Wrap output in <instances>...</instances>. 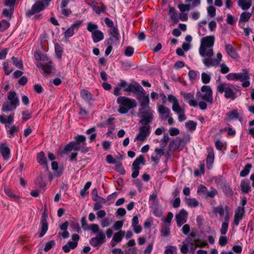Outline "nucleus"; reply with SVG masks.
Returning a JSON list of instances; mask_svg holds the SVG:
<instances>
[{
  "label": "nucleus",
  "instance_id": "obj_1",
  "mask_svg": "<svg viewBox=\"0 0 254 254\" xmlns=\"http://www.w3.org/2000/svg\"><path fill=\"white\" fill-rule=\"evenodd\" d=\"M214 43V37L209 36L201 39L200 46L199 49L200 55L202 57H211L214 53L212 47Z\"/></svg>",
  "mask_w": 254,
  "mask_h": 254
},
{
  "label": "nucleus",
  "instance_id": "obj_2",
  "mask_svg": "<svg viewBox=\"0 0 254 254\" xmlns=\"http://www.w3.org/2000/svg\"><path fill=\"white\" fill-rule=\"evenodd\" d=\"M117 102L120 104L119 111H127L135 107L137 103L134 100L129 99L126 97H119L117 99Z\"/></svg>",
  "mask_w": 254,
  "mask_h": 254
},
{
  "label": "nucleus",
  "instance_id": "obj_3",
  "mask_svg": "<svg viewBox=\"0 0 254 254\" xmlns=\"http://www.w3.org/2000/svg\"><path fill=\"white\" fill-rule=\"evenodd\" d=\"M197 100H206L211 103L213 101L212 90L209 86L204 85L201 88V92H198L196 94Z\"/></svg>",
  "mask_w": 254,
  "mask_h": 254
},
{
  "label": "nucleus",
  "instance_id": "obj_4",
  "mask_svg": "<svg viewBox=\"0 0 254 254\" xmlns=\"http://www.w3.org/2000/svg\"><path fill=\"white\" fill-rule=\"evenodd\" d=\"M145 162V158L143 156L141 155H139L135 159L132 165V173L131 176L132 178H135L138 176L139 170L141 168L140 166V165H144Z\"/></svg>",
  "mask_w": 254,
  "mask_h": 254
},
{
  "label": "nucleus",
  "instance_id": "obj_5",
  "mask_svg": "<svg viewBox=\"0 0 254 254\" xmlns=\"http://www.w3.org/2000/svg\"><path fill=\"white\" fill-rule=\"evenodd\" d=\"M106 236L102 231H100L95 237L92 238L90 241V244L94 247L99 248L103 243H105Z\"/></svg>",
  "mask_w": 254,
  "mask_h": 254
},
{
  "label": "nucleus",
  "instance_id": "obj_6",
  "mask_svg": "<svg viewBox=\"0 0 254 254\" xmlns=\"http://www.w3.org/2000/svg\"><path fill=\"white\" fill-rule=\"evenodd\" d=\"M150 126H142L139 128V132L134 139V141H144L150 133Z\"/></svg>",
  "mask_w": 254,
  "mask_h": 254
},
{
  "label": "nucleus",
  "instance_id": "obj_7",
  "mask_svg": "<svg viewBox=\"0 0 254 254\" xmlns=\"http://www.w3.org/2000/svg\"><path fill=\"white\" fill-rule=\"evenodd\" d=\"M46 6H47L42 1H37L33 5L31 9L27 12L26 15L27 16H30L35 13L39 12L43 10Z\"/></svg>",
  "mask_w": 254,
  "mask_h": 254
},
{
  "label": "nucleus",
  "instance_id": "obj_8",
  "mask_svg": "<svg viewBox=\"0 0 254 254\" xmlns=\"http://www.w3.org/2000/svg\"><path fill=\"white\" fill-rule=\"evenodd\" d=\"M188 215V212L184 209L181 210L180 212L176 215L175 218L177 225L179 227H181L183 224L186 222Z\"/></svg>",
  "mask_w": 254,
  "mask_h": 254
},
{
  "label": "nucleus",
  "instance_id": "obj_9",
  "mask_svg": "<svg viewBox=\"0 0 254 254\" xmlns=\"http://www.w3.org/2000/svg\"><path fill=\"white\" fill-rule=\"evenodd\" d=\"M126 92H132L138 96L139 94L144 91L143 88L136 83H133L128 85L125 89Z\"/></svg>",
  "mask_w": 254,
  "mask_h": 254
},
{
  "label": "nucleus",
  "instance_id": "obj_10",
  "mask_svg": "<svg viewBox=\"0 0 254 254\" xmlns=\"http://www.w3.org/2000/svg\"><path fill=\"white\" fill-rule=\"evenodd\" d=\"M138 116L141 118L139 122L143 126H148L147 125L149 124L153 119L152 115L150 112H140Z\"/></svg>",
  "mask_w": 254,
  "mask_h": 254
},
{
  "label": "nucleus",
  "instance_id": "obj_11",
  "mask_svg": "<svg viewBox=\"0 0 254 254\" xmlns=\"http://www.w3.org/2000/svg\"><path fill=\"white\" fill-rule=\"evenodd\" d=\"M245 213V208L244 207H238L235 211L234 219V224L237 226L240 220L243 218Z\"/></svg>",
  "mask_w": 254,
  "mask_h": 254
},
{
  "label": "nucleus",
  "instance_id": "obj_12",
  "mask_svg": "<svg viewBox=\"0 0 254 254\" xmlns=\"http://www.w3.org/2000/svg\"><path fill=\"white\" fill-rule=\"evenodd\" d=\"M164 154V151L163 149L156 148L154 152L151 155V159L155 164H157L162 155Z\"/></svg>",
  "mask_w": 254,
  "mask_h": 254
},
{
  "label": "nucleus",
  "instance_id": "obj_13",
  "mask_svg": "<svg viewBox=\"0 0 254 254\" xmlns=\"http://www.w3.org/2000/svg\"><path fill=\"white\" fill-rule=\"evenodd\" d=\"M231 216L230 213L226 212L224 217V221L222 223L220 230V232L222 235H225L228 231L229 224V219Z\"/></svg>",
  "mask_w": 254,
  "mask_h": 254
},
{
  "label": "nucleus",
  "instance_id": "obj_14",
  "mask_svg": "<svg viewBox=\"0 0 254 254\" xmlns=\"http://www.w3.org/2000/svg\"><path fill=\"white\" fill-rule=\"evenodd\" d=\"M137 99L140 101L142 109H145L148 106L149 101V97L148 96L145 95L144 91L139 94L137 96Z\"/></svg>",
  "mask_w": 254,
  "mask_h": 254
},
{
  "label": "nucleus",
  "instance_id": "obj_15",
  "mask_svg": "<svg viewBox=\"0 0 254 254\" xmlns=\"http://www.w3.org/2000/svg\"><path fill=\"white\" fill-rule=\"evenodd\" d=\"M0 152L4 160H7L10 156V150L6 144L2 143L0 145Z\"/></svg>",
  "mask_w": 254,
  "mask_h": 254
},
{
  "label": "nucleus",
  "instance_id": "obj_16",
  "mask_svg": "<svg viewBox=\"0 0 254 254\" xmlns=\"http://www.w3.org/2000/svg\"><path fill=\"white\" fill-rule=\"evenodd\" d=\"M109 34L114 41V44H117L120 41V34L117 27L115 26L111 28L109 30Z\"/></svg>",
  "mask_w": 254,
  "mask_h": 254
},
{
  "label": "nucleus",
  "instance_id": "obj_17",
  "mask_svg": "<svg viewBox=\"0 0 254 254\" xmlns=\"http://www.w3.org/2000/svg\"><path fill=\"white\" fill-rule=\"evenodd\" d=\"M5 129L6 130V132L8 134V136L9 138L14 137L15 135L17 133L19 130V127L16 125H13L11 126H9L6 125Z\"/></svg>",
  "mask_w": 254,
  "mask_h": 254
},
{
  "label": "nucleus",
  "instance_id": "obj_18",
  "mask_svg": "<svg viewBox=\"0 0 254 254\" xmlns=\"http://www.w3.org/2000/svg\"><path fill=\"white\" fill-rule=\"evenodd\" d=\"M240 189L244 193H248L251 191L252 190L249 180L247 179L242 180L240 184Z\"/></svg>",
  "mask_w": 254,
  "mask_h": 254
},
{
  "label": "nucleus",
  "instance_id": "obj_19",
  "mask_svg": "<svg viewBox=\"0 0 254 254\" xmlns=\"http://www.w3.org/2000/svg\"><path fill=\"white\" fill-rule=\"evenodd\" d=\"M208 156L206 159V163L207 168L210 169L211 168L212 165L214 162V154L213 150L212 148H208Z\"/></svg>",
  "mask_w": 254,
  "mask_h": 254
},
{
  "label": "nucleus",
  "instance_id": "obj_20",
  "mask_svg": "<svg viewBox=\"0 0 254 254\" xmlns=\"http://www.w3.org/2000/svg\"><path fill=\"white\" fill-rule=\"evenodd\" d=\"M7 99L12 106H17L19 104V100L15 91H9L8 93Z\"/></svg>",
  "mask_w": 254,
  "mask_h": 254
},
{
  "label": "nucleus",
  "instance_id": "obj_21",
  "mask_svg": "<svg viewBox=\"0 0 254 254\" xmlns=\"http://www.w3.org/2000/svg\"><path fill=\"white\" fill-rule=\"evenodd\" d=\"M14 121V114H11L8 117H6L5 115L0 116V122L1 124H4L5 127L6 125L9 126V125L12 124Z\"/></svg>",
  "mask_w": 254,
  "mask_h": 254
},
{
  "label": "nucleus",
  "instance_id": "obj_22",
  "mask_svg": "<svg viewBox=\"0 0 254 254\" xmlns=\"http://www.w3.org/2000/svg\"><path fill=\"white\" fill-rule=\"evenodd\" d=\"M214 212L216 214H218L221 217H225L226 212L230 213L228 210L227 207H223L222 205H219L215 207L213 209Z\"/></svg>",
  "mask_w": 254,
  "mask_h": 254
},
{
  "label": "nucleus",
  "instance_id": "obj_23",
  "mask_svg": "<svg viewBox=\"0 0 254 254\" xmlns=\"http://www.w3.org/2000/svg\"><path fill=\"white\" fill-rule=\"evenodd\" d=\"M182 94L184 98L188 101L190 106L195 107L197 105V102L194 100L193 94L190 93H184Z\"/></svg>",
  "mask_w": 254,
  "mask_h": 254
},
{
  "label": "nucleus",
  "instance_id": "obj_24",
  "mask_svg": "<svg viewBox=\"0 0 254 254\" xmlns=\"http://www.w3.org/2000/svg\"><path fill=\"white\" fill-rule=\"evenodd\" d=\"M125 235V232L120 231L116 233L113 237L112 242H114L115 244L121 242Z\"/></svg>",
  "mask_w": 254,
  "mask_h": 254
},
{
  "label": "nucleus",
  "instance_id": "obj_25",
  "mask_svg": "<svg viewBox=\"0 0 254 254\" xmlns=\"http://www.w3.org/2000/svg\"><path fill=\"white\" fill-rule=\"evenodd\" d=\"M225 49L227 54L232 58L236 59L239 57L238 54L234 50L232 45L230 44L226 45Z\"/></svg>",
  "mask_w": 254,
  "mask_h": 254
},
{
  "label": "nucleus",
  "instance_id": "obj_26",
  "mask_svg": "<svg viewBox=\"0 0 254 254\" xmlns=\"http://www.w3.org/2000/svg\"><path fill=\"white\" fill-rule=\"evenodd\" d=\"M37 66L38 67H41L44 73L47 74H49L51 73L52 70L54 69L53 66L49 64H37Z\"/></svg>",
  "mask_w": 254,
  "mask_h": 254
},
{
  "label": "nucleus",
  "instance_id": "obj_27",
  "mask_svg": "<svg viewBox=\"0 0 254 254\" xmlns=\"http://www.w3.org/2000/svg\"><path fill=\"white\" fill-rule=\"evenodd\" d=\"M185 201L187 205L190 207H196L199 205L198 201L194 198L186 197Z\"/></svg>",
  "mask_w": 254,
  "mask_h": 254
},
{
  "label": "nucleus",
  "instance_id": "obj_28",
  "mask_svg": "<svg viewBox=\"0 0 254 254\" xmlns=\"http://www.w3.org/2000/svg\"><path fill=\"white\" fill-rule=\"evenodd\" d=\"M204 64L207 66H210L211 65H216L219 64V61L217 59H212L211 57H208L205 58L203 60Z\"/></svg>",
  "mask_w": 254,
  "mask_h": 254
},
{
  "label": "nucleus",
  "instance_id": "obj_29",
  "mask_svg": "<svg viewBox=\"0 0 254 254\" xmlns=\"http://www.w3.org/2000/svg\"><path fill=\"white\" fill-rule=\"evenodd\" d=\"M249 78L248 71L246 69H244L242 73H237V80L243 81L245 80H249Z\"/></svg>",
  "mask_w": 254,
  "mask_h": 254
},
{
  "label": "nucleus",
  "instance_id": "obj_30",
  "mask_svg": "<svg viewBox=\"0 0 254 254\" xmlns=\"http://www.w3.org/2000/svg\"><path fill=\"white\" fill-rule=\"evenodd\" d=\"M37 161L41 165L45 166L46 168H48V165L46 161V157L43 152H40L37 155Z\"/></svg>",
  "mask_w": 254,
  "mask_h": 254
},
{
  "label": "nucleus",
  "instance_id": "obj_31",
  "mask_svg": "<svg viewBox=\"0 0 254 254\" xmlns=\"http://www.w3.org/2000/svg\"><path fill=\"white\" fill-rule=\"evenodd\" d=\"M238 4L241 8L244 9H248L252 5V1L251 0H239Z\"/></svg>",
  "mask_w": 254,
  "mask_h": 254
},
{
  "label": "nucleus",
  "instance_id": "obj_32",
  "mask_svg": "<svg viewBox=\"0 0 254 254\" xmlns=\"http://www.w3.org/2000/svg\"><path fill=\"white\" fill-rule=\"evenodd\" d=\"M87 29L89 32L91 33L92 36L99 31V30H98V25L92 22H89L87 24Z\"/></svg>",
  "mask_w": 254,
  "mask_h": 254
},
{
  "label": "nucleus",
  "instance_id": "obj_33",
  "mask_svg": "<svg viewBox=\"0 0 254 254\" xmlns=\"http://www.w3.org/2000/svg\"><path fill=\"white\" fill-rule=\"evenodd\" d=\"M92 37L94 42L97 43L103 39L104 34L101 31L99 30L96 33H94L92 36Z\"/></svg>",
  "mask_w": 254,
  "mask_h": 254
},
{
  "label": "nucleus",
  "instance_id": "obj_34",
  "mask_svg": "<svg viewBox=\"0 0 254 254\" xmlns=\"http://www.w3.org/2000/svg\"><path fill=\"white\" fill-rule=\"evenodd\" d=\"M252 167V165L251 164H247L246 165L244 169L241 171L240 173V176L244 177L247 176L249 174Z\"/></svg>",
  "mask_w": 254,
  "mask_h": 254
},
{
  "label": "nucleus",
  "instance_id": "obj_35",
  "mask_svg": "<svg viewBox=\"0 0 254 254\" xmlns=\"http://www.w3.org/2000/svg\"><path fill=\"white\" fill-rule=\"evenodd\" d=\"M48 230V223L47 220L45 219L41 221V232L40 234V237H43L46 233Z\"/></svg>",
  "mask_w": 254,
  "mask_h": 254
},
{
  "label": "nucleus",
  "instance_id": "obj_36",
  "mask_svg": "<svg viewBox=\"0 0 254 254\" xmlns=\"http://www.w3.org/2000/svg\"><path fill=\"white\" fill-rule=\"evenodd\" d=\"M181 142V140H180L178 142L177 140H174L172 141L169 145V150L170 151H175L178 149Z\"/></svg>",
  "mask_w": 254,
  "mask_h": 254
},
{
  "label": "nucleus",
  "instance_id": "obj_37",
  "mask_svg": "<svg viewBox=\"0 0 254 254\" xmlns=\"http://www.w3.org/2000/svg\"><path fill=\"white\" fill-rule=\"evenodd\" d=\"M173 216V214L172 212H169L168 213L167 217L166 218H163L162 219V220L163 221L164 224H166L167 225L170 226Z\"/></svg>",
  "mask_w": 254,
  "mask_h": 254
},
{
  "label": "nucleus",
  "instance_id": "obj_38",
  "mask_svg": "<svg viewBox=\"0 0 254 254\" xmlns=\"http://www.w3.org/2000/svg\"><path fill=\"white\" fill-rule=\"evenodd\" d=\"M225 96L227 98H230L232 100L235 99V93L230 88H226L225 89Z\"/></svg>",
  "mask_w": 254,
  "mask_h": 254
},
{
  "label": "nucleus",
  "instance_id": "obj_39",
  "mask_svg": "<svg viewBox=\"0 0 254 254\" xmlns=\"http://www.w3.org/2000/svg\"><path fill=\"white\" fill-rule=\"evenodd\" d=\"M251 16V14L249 12H243L240 16V21L247 22L248 21Z\"/></svg>",
  "mask_w": 254,
  "mask_h": 254
},
{
  "label": "nucleus",
  "instance_id": "obj_40",
  "mask_svg": "<svg viewBox=\"0 0 254 254\" xmlns=\"http://www.w3.org/2000/svg\"><path fill=\"white\" fill-rule=\"evenodd\" d=\"M169 12L171 15V18L175 22H177L178 20V15L175 12V8L173 7L170 6Z\"/></svg>",
  "mask_w": 254,
  "mask_h": 254
},
{
  "label": "nucleus",
  "instance_id": "obj_41",
  "mask_svg": "<svg viewBox=\"0 0 254 254\" xmlns=\"http://www.w3.org/2000/svg\"><path fill=\"white\" fill-rule=\"evenodd\" d=\"M185 125L186 127L191 131L194 130L196 127V124L191 121H190L186 123Z\"/></svg>",
  "mask_w": 254,
  "mask_h": 254
},
{
  "label": "nucleus",
  "instance_id": "obj_42",
  "mask_svg": "<svg viewBox=\"0 0 254 254\" xmlns=\"http://www.w3.org/2000/svg\"><path fill=\"white\" fill-rule=\"evenodd\" d=\"M170 231V226L164 224V226L161 230L162 235L164 237H167L169 235Z\"/></svg>",
  "mask_w": 254,
  "mask_h": 254
},
{
  "label": "nucleus",
  "instance_id": "obj_43",
  "mask_svg": "<svg viewBox=\"0 0 254 254\" xmlns=\"http://www.w3.org/2000/svg\"><path fill=\"white\" fill-rule=\"evenodd\" d=\"M195 245L199 247H204L207 245L206 241L204 239H197L194 240Z\"/></svg>",
  "mask_w": 254,
  "mask_h": 254
},
{
  "label": "nucleus",
  "instance_id": "obj_44",
  "mask_svg": "<svg viewBox=\"0 0 254 254\" xmlns=\"http://www.w3.org/2000/svg\"><path fill=\"white\" fill-rule=\"evenodd\" d=\"M207 190V189L205 186H204L202 185H200L198 187L197 193L198 194H199V195H205V194L206 193Z\"/></svg>",
  "mask_w": 254,
  "mask_h": 254
},
{
  "label": "nucleus",
  "instance_id": "obj_45",
  "mask_svg": "<svg viewBox=\"0 0 254 254\" xmlns=\"http://www.w3.org/2000/svg\"><path fill=\"white\" fill-rule=\"evenodd\" d=\"M228 239L226 236L225 235H222L219 238L218 244L221 246H225L228 243Z\"/></svg>",
  "mask_w": 254,
  "mask_h": 254
},
{
  "label": "nucleus",
  "instance_id": "obj_46",
  "mask_svg": "<svg viewBox=\"0 0 254 254\" xmlns=\"http://www.w3.org/2000/svg\"><path fill=\"white\" fill-rule=\"evenodd\" d=\"M17 106H12L10 103H4L2 107L3 111H9L15 110Z\"/></svg>",
  "mask_w": 254,
  "mask_h": 254
},
{
  "label": "nucleus",
  "instance_id": "obj_47",
  "mask_svg": "<svg viewBox=\"0 0 254 254\" xmlns=\"http://www.w3.org/2000/svg\"><path fill=\"white\" fill-rule=\"evenodd\" d=\"M14 9L9 8V9H4L3 10L2 14L4 17L11 18L12 14L13 12Z\"/></svg>",
  "mask_w": 254,
  "mask_h": 254
},
{
  "label": "nucleus",
  "instance_id": "obj_48",
  "mask_svg": "<svg viewBox=\"0 0 254 254\" xmlns=\"http://www.w3.org/2000/svg\"><path fill=\"white\" fill-rule=\"evenodd\" d=\"M12 60L13 61V64L15 65V66L19 69H23V66L22 64V62L21 60H18L16 58L13 57L12 58Z\"/></svg>",
  "mask_w": 254,
  "mask_h": 254
},
{
  "label": "nucleus",
  "instance_id": "obj_49",
  "mask_svg": "<svg viewBox=\"0 0 254 254\" xmlns=\"http://www.w3.org/2000/svg\"><path fill=\"white\" fill-rule=\"evenodd\" d=\"M86 133L90 135V139L91 141H93L95 139L96 134L95 133V128L94 127L88 129Z\"/></svg>",
  "mask_w": 254,
  "mask_h": 254
},
{
  "label": "nucleus",
  "instance_id": "obj_50",
  "mask_svg": "<svg viewBox=\"0 0 254 254\" xmlns=\"http://www.w3.org/2000/svg\"><path fill=\"white\" fill-rule=\"evenodd\" d=\"M112 219L109 218H105L101 221L100 224L103 228L109 226L112 223Z\"/></svg>",
  "mask_w": 254,
  "mask_h": 254
},
{
  "label": "nucleus",
  "instance_id": "obj_51",
  "mask_svg": "<svg viewBox=\"0 0 254 254\" xmlns=\"http://www.w3.org/2000/svg\"><path fill=\"white\" fill-rule=\"evenodd\" d=\"M108 47L106 50L105 54L106 55H108L112 50V45L115 44L114 41L112 38H110L108 40Z\"/></svg>",
  "mask_w": 254,
  "mask_h": 254
},
{
  "label": "nucleus",
  "instance_id": "obj_52",
  "mask_svg": "<svg viewBox=\"0 0 254 254\" xmlns=\"http://www.w3.org/2000/svg\"><path fill=\"white\" fill-rule=\"evenodd\" d=\"M82 96L86 100L90 101L92 100L91 94L86 90H82L81 92Z\"/></svg>",
  "mask_w": 254,
  "mask_h": 254
},
{
  "label": "nucleus",
  "instance_id": "obj_53",
  "mask_svg": "<svg viewBox=\"0 0 254 254\" xmlns=\"http://www.w3.org/2000/svg\"><path fill=\"white\" fill-rule=\"evenodd\" d=\"M52 169L55 171V174L59 176L62 174V171H58V164L55 162L53 161L51 164Z\"/></svg>",
  "mask_w": 254,
  "mask_h": 254
},
{
  "label": "nucleus",
  "instance_id": "obj_54",
  "mask_svg": "<svg viewBox=\"0 0 254 254\" xmlns=\"http://www.w3.org/2000/svg\"><path fill=\"white\" fill-rule=\"evenodd\" d=\"M89 228L91 230V231L93 233H97L98 234L100 231H101V230H100L99 226H98V225L96 224H91Z\"/></svg>",
  "mask_w": 254,
  "mask_h": 254
},
{
  "label": "nucleus",
  "instance_id": "obj_55",
  "mask_svg": "<svg viewBox=\"0 0 254 254\" xmlns=\"http://www.w3.org/2000/svg\"><path fill=\"white\" fill-rule=\"evenodd\" d=\"M74 33V29L70 26L67 30L64 32V37L68 38L72 36Z\"/></svg>",
  "mask_w": 254,
  "mask_h": 254
},
{
  "label": "nucleus",
  "instance_id": "obj_56",
  "mask_svg": "<svg viewBox=\"0 0 254 254\" xmlns=\"http://www.w3.org/2000/svg\"><path fill=\"white\" fill-rule=\"evenodd\" d=\"M75 140H76V145L79 144L80 143H83V144H85V141L86 140L85 137L83 135H78L75 137Z\"/></svg>",
  "mask_w": 254,
  "mask_h": 254
},
{
  "label": "nucleus",
  "instance_id": "obj_57",
  "mask_svg": "<svg viewBox=\"0 0 254 254\" xmlns=\"http://www.w3.org/2000/svg\"><path fill=\"white\" fill-rule=\"evenodd\" d=\"M134 53V49L130 46H127L125 50V55L127 57L131 56Z\"/></svg>",
  "mask_w": 254,
  "mask_h": 254
},
{
  "label": "nucleus",
  "instance_id": "obj_58",
  "mask_svg": "<svg viewBox=\"0 0 254 254\" xmlns=\"http://www.w3.org/2000/svg\"><path fill=\"white\" fill-rule=\"evenodd\" d=\"M217 194V190L215 189L212 188L209 191H206L205 196L206 197H213Z\"/></svg>",
  "mask_w": 254,
  "mask_h": 254
},
{
  "label": "nucleus",
  "instance_id": "obj_59",
  "mask_svg": "<svg viewBox=\"0 0 254 254\" xmlns=\"http://www.w3.org/2000/svg\"><path fill=\"white\" fill-rule=\"evenodd\" d=\"M123 225L124 221H117L114 223L113 228L115 230H118L123 227Z\"/></svg>",
  "mask_w": 254,
  "mask_h": 254
},
{
  "label": "nucleus",
  "instance_id": "obj_60",
  "mask_svg": "<svg viewBox=\"0 0 254 254\" xmlns=\"http://www.w3.org/2000/svg\"><path fill=\"white\" fill-rule=\"evenodd\" d=\"M177 248L175 246H170L166 248L165 251V254H174L176 252Z\"/></svg>",
  "mask_w": 254,
  "mask_h": 254
},
{
  "label": "nucleus",
  "instance_id": "obj_61",
  "mask_svg": "<svg viewBox=\"0 0 254 254\" xmlns=\"http://www.w3.org/2000/svg\"><path fill=\"white\" fill-rule=\"evenodd\" d=\"M201 78L203 83L204 84L209 83L210 80V76L205 72L202 73Z\"/></svg>",
  "mask_w": 254,
  "mask_h": 254
},
{
  "label": "nucleus",
  "instance_id": "obj_62",
  "mask_svg": "<svg viewBox=\"0 0 254 254\" xmlns=\"http://www.w3.org/2000/svg\"><path fill=\"white\" fill-rule=\"evenodd\" d=\"M190 4H180L179 5L178 7H179L180 10L182 12H183L185 11L189 10L190 9Z\"/></svg>",
  "mask_w": 254,
  "mask_h": 254
},
{
  "label": "nucleus",
  "instance_id": "obj_63",
  "mask_svg": "<svg viewBox=\"0 0 254 254\" xmlns=\"http://www.w3.org/2000/svg\"><path fill=\"white\" fill-rule=\"evenodd\" d=\"M55 245V242L54 241H51L48 242L46 244L45 247L44 249V250L45 252H48L49 251L54 245Z\"/></svg>",
  "mask_w": 254,
  "mask_h": 254
},
{
  "label": "nucleus",
  "instance_id": "obj_64",
  "mask_svg": "<svg viewBox=\"0 0 254 254\" xmlns=\"http://www.w3.org/2000/svg\"><path fill=\"white\" fill-rule=\"evenodd\" d=\"M115 170L121 174H125V170L121 163L116 164Z\"/></svg>",
  "mask_w": 254,
  "mask_h": 254
}]
</instances>
